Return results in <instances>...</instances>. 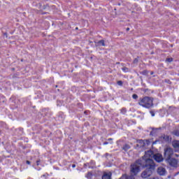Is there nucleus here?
Returning a JSON list of instances; mask_svg holds the SVG:
<instances>
[{"label":"nucleus","mask_w":179,"mask_h":179,"mask_svg":"<svg viewBox=\"0 0 179 179\" xmlns=\"http://www.w3.org/2000/svg\"><path fill=\"white\" fill-rule=\"evenodd\" d=\"M144 158V167H148L144 171L141 173L142 178H148V177H150L156 170V164L155 163V161L157 163H161V162L163 160V155L161 154L157 153L155 154V152L152 150H148L145 152V155L143 156Z\"/></svg>","instance_id":"nucleus-1"},{"label":"nucleus","mask_w":179,"mask_h":179,"mask_svg":"<svg viewBox=\"0 0 179 179\" xmlns=\"http://www.w3.org/2000/svg\"><path fill=\"white\" fill-rule=\"evenodd\" d=\"M155 99L152 96H143L141 97L138 99V104L143 108H148L150 110V108H153L155 107V103L153 101Z\"/></svg>","instance_id":"nucleus-2"},{"label":"nucleus","mask_w":179,"mask_h":179,"mask_svg":"<svg viewBox=\"0 0 179 179\" xmlns=\"http://www.w3.org/2000/svg\"><path fill=\"white\" fill-rule=\"evenodd\" d=\"M145 160V158L142 157L141 158L136 160L134 164L131 165V172L132 174L134 176H136L139 171H141V169H149V166H144L145 162H143Z\"/></svg>","instance_id":"nucleus-3"},{"label":"nucleus","mask_w":179,"mask_h":179,"mask_svg":"<svg viewBox=\"0 0 179 179\" xmlns=\"http://www.w3.org/2000/svg\"><path fill=\"white\" fill-rule=\"evenodd\" d=\"M174 155V150L170 147L164 148V159H170Z\"/></svg>","instance_id":"nucleus-4"},{"label":"nucleus","mask_w":179,"mask_h":179,"mask_svg":"<svg viewBox=\"0 0 179 179\" xmlns=\"http://www.w3.org/2000/svg\"><path fill=\"white\" fill-rule=\"evenodd\" d=\"M166 162L169 163V166H171L172 167H177V165L178 164V161L176 158L170 157L166 158Z\"/></svg>","instance_id":"nucleus-5"},{"label":"nucleus","mask_w":179,"mask_h":179,"mask_svg":"<svg viewBox=\"0 0 179 179\" xmlns=\"http://www.w3.org/2000/svg\"><path fill=\"white\" fill-rule=\"evenodd\" d=\"M136 143V148H139L141 149H145V148H146V143H145V140H137Z\"/></svg>","instance_id":"nucleus-6"},{"label":"nucleus","mask_w":179,"mask_h":179,"mask_svg":"<svg viewBox=\"0 0 179 179\" xmlns=\"http://www.w3.org/2000/svg\"><path fill=\"white\" fill-rule=\"evenodd\" d=\"M162 138L164 139V142H166V143H171V141L173 139L171 138V136L164 134L163 136H162Z\"/></svg>","instance_id":"nucleus-7"},{"label":"nucleus","mask_w":179,"mask_h":179,"mask_svg":"<svg viewBox=\"0 0 179 179\" xmlns=\"http://www.w3.org/2000/svg\"><path fill=\"white\" fill-rule=\"evenodd\" d=\"M95 47H106V41L103 39L99 41L98 42L94 41Z\"/></svg>","instance_id":"nucleus-8"},{"label":"nucleus","mask_w":179,"mask_h":179,"mask_svg":"<svg viewBox=\"0 0 179 179\" xmlns=\"http://www.w3.org/2000/svg\"><path fill=\"white\" fill-rule=\"evenodd\" d=\"M113 173L111 172H104L102 176V179H112Z\"/></svg>","instance_id":"nucleus-9"},{"label":"nucleus","mask_w":179,"mask_h":179,"mask_svg":"<svg viewBox=\"0 0 179 179\" xmlns=\"http://www.w3.org/2000/svg\"><path fill=\"white\" fill-rule=\"evenodd\" d=\"M157 171L159 176H164L166 174V169L164 167H159Z\"/></svg>","instance_id":"nucleus-10"},{"label":"nucleus","mask_w":179,"mask_h":179,"mask_svg":"<svg viewBox=\"0 0 179 179\" xmlns=\"http://www.w3.org/2000/svg\"><path fill=\"white\" fill-rule=\"evenodd\" d=\"M172 146L174 148V149H178L179 148V141L174 140L172 142Z\"/></svg>","instance_id":"nucleus-11"},{"label":"nucleus","mask_w":179,"mask_h":179,"mask_svg":"<svg viewBox=\"0 0 179 179\" xmlns=\"http://www.w3.org/2000/svg\"><path fill=\"white\" fill-rule=\"evenodd\" d=\"M38 5H39V9L41 10H44L45 9H47L48 8H50V5H48V4L44 5L43 6V5L41 3H39Z\"/></svg>","instance_id":"nucleus-12"},{"label":"nucleus","mask_w":179,"mask_h":179,"mask_svg":"<svg viewBox=\"0 0 179 179\" xmlns=\"http://www.w3.org/2000/svg\"><path fill=\"white\" fill-rule=\"evenodd\" d=\"M122 150H124V152H128V150H129V149H131V145H129V144H124L122 147Z\"/></svg>","instance_id":"nucleus-13"},{"label":"nucleus","mask_w":179,"mask_h":179,"mask_svg":"<svg viewBox=\"0 0 179 179\" xmlns=\"http://www.w3.org/2000/svg\"><path fill=\"white\" fill-rule=\"evenodd\" d=\"M148 73H149V71H148V70H144L143 71H140V74L143 75V76H148Z\"/></svg>","instance_id":"nucleus-14"},{"label":"nucleus","mask_w":179,"mask_h":179,"mask_svg":"<svg viewBox=\"0 0 179 179\" xmlns=\"http://www.w3.org/2000/svg\"><path fill=\"white\" fill-rule=\"evenodd\" d=\"M127 108H122V109H120V114L125 115L127 114Z\"/></svg>","instance_id":"nucleus-15"},{"label":"nucleus","mask_w":179,"mask_h":179,"mask_svg":"<svg viewBox=\"0 0 179 179\" xmlns=\"http://www.w3.org/2000/svg\"><path fill=\"white\" fill-rule=\"evenodd\" d=\"M86 177L88 179H92V178L93 177V173H92V172H88L86 175Z\"/></svg>","instance_id":"nucleus-16"},{"label":"nucleus","mask_w":179,"mask_h":179,"mask_svg":"<svg viewBox=\"0 0 179 179\" xmlns=\"http://www.w3.org/2000/svg\"><path fill=\"white\" fill-rule=\"evenodd\" d=\"M142 92L146 93V94H150V90L149 89H142Z\"/></svg>","instance_id":"nucleus-17"},{"label":"nucleus","mask_w":179,"mask_h":179,"mask_svg":"<svg viewBox=\"0 0 179 179\" xmlns=\"http://www.w3.org/2000/svg\"><path fill=\"white\" fill-rule=\"evenodd\" d=\"M122 71L124 73L129 72V69L126 66H123L122 68Z\"/></svg>","instance_id":"nucleus-18"},{"label":"nucleus","mask_w":179,"mask_h":179,"mask_svg":"<svg viewBox=\"0 0 179 179\" xmlns=\"http://www.w3.org/2000/svg\"><path fill=\"white\" fill-rule=\"evenodd\" d=\"M174 61V59L173 57H168L166 59V62H173Z\"/></svg>","instance_id":"nucleus-19"},{"label":"nucleus","mask_w":179,"mask_h":179,"mask_svg":"<svg viewBox=\"0 0 179 179\" xmlns=\"http://www.w3.org/2000/svg\"><path fill=\"white\" fill-rule=\"evenodd\" d=\"M18 131H19V135H23V134H24L23 128L20 127V128L18 129Z\"/></svg>","instance_id":"nucleus-20"},{"label":"nucleus","mask_w":179,"mask_h":179,"mask_svg":"<svg viewBox=\"0 0 179 179\" xmlns=\"http://www.w3.org/2000/svg\"><path fill=\"white\" fill-rule=\"evenodd\" d=\"M150 135H151L152 136L156 135V131H155V128H152V131L150 132Z\"/></svg>","instance_id":"nucleus-21"},{"label":"nucleus","mask_w":179,"mask_h":179,"mask_svg":"<svg viewBox=\"0 0 179 179\" xmlns=\"http://www.w3.org/2000/svg\"><path fill=\"white\" fill-rule=\"evenodd\" d=\"M138 94H134L133 95H132V99H134V100H138Z\"/></svg>","instance_id":"nucleus-22"},{"label":"nucleus","mask_w":179,"mask_h":179,"mask_svg":"<svg viewBox=\"0 0 179 179\" xmlns=\"http://www.w3.org/2000/svg\"><path fill=\"white\" fill-rule=\"evenodd\" d=\"M87 167H89V169H90V164H89V163L84 164L83 168L84 169H87Z\"/></svg>","instance_id":"nucleus-23"},{"label":"nucleus","mask_w":179,"mask_h":179,"mask_svg":"<svg viewBox=\"0 0 179 179\" xmlns=\"http://www.w3.org/2000/svg\"><path fill=\"white\" fill-rule=\"evenodd\" d=\"M117 84L118 85V86H122V85H124V83L122 80H119L117 82Z\"/></svg>","instance_id":"nucleus-24"},{"label":"nucleus","mask_w":179,"mask_h":179,"mask_svg":"<svg viewBox=\"0 0 179 179\" xmlns=\"http://www.w3.org/2000/svg\"><path fill=\"white\" fill-rule=\"evenodd\" d=\"M145 146H149V145H150V141L145 140Z\"/></svg>","instance_id":"nucleus-25"},{"label":"nucleus","mask_w":179,"mask_h":179,"mask_svg":"<svg viewBox=\"0 0 179 179\" xmlns=\"http://www.w3.org/2000/svg\"><path fill=\"white\" fill-rule=\"evenodd\" d=\"M150 113L151 114L152 117H155V112L153 110H150Z\"/></svg>","instance_id":"nucleus-26"},{"label":"nucleus","mask_w":179,"mask_h":179,"mask_svg":"<svg viewBox=\"0 0 179 179\" xmlns=\"http://www.w3.org/2000/svg\"><path fill=\"white\" fill-rule=\"evenodd\" d=\"M164 80H165V83H168V85H171V81L170 80H169V79H165Z\"/></svg>","instance_id":"nucleus-27"},{"label":"nucleus","mask_w":179,"mask_h":179,"mask_svg":"<svg viewBox=\"0 0 179 179\" xmlns=\"http://www.w3.org/2000/svg\"><path fill=\"white\" fill-rule=\"evenodd\" d=\"M138 61H139V59H138V58H135L134 59V64H138Z\"/></svg>","instance_id":"nucleus-28"},{"label":"nucleus","mask_w":179,"mask_h":179,"mask_svg":"<svg viewBox=\"0 0 179 179\" xmlns=\"http://www.w3.org/2000/svg\"><path fill=\"white\" fill-rule=\"evenodd\" d=\"M40 163H41V159H38L36 161V166H40Z\"/></svg>","instance_id":"nucleus-29"},{"label":"nucleus","mask_w":179,"mask_h":179,"mask_svg":"<svg viewBox=\"0 0 179 179\" xmlns=\"http://www.w3.org/2000/svg\"><path fill=\"white\" fill-rule=\"evenodd\" d=\"M127 179H135V178L133 176H127Z\"/></svg>","instance_id":"nucleus-30"},{"label":"nucleus","mask_w":179,"mask_h":179,"mask_svg":"<svg viewBox=\"0 0 179 179\" xmlns=\"http://www.w3.org/2000/svg\"><path fill=\"white\" fill-rule=\"evenodd\" d=\"M84 114H85V115H89V110H85V111L84 112Z\"/></svg>","instance_id":"nucleus-31"},{"label":"nucleus","mask_w":179,"mask_h":179,"mask_svg":"<svg viewBox=\"0 0 179 179\" xmlns=\"http://www.w3.org/2000/svg\"><path fill=\"white\" fill-rule=\"evenodd\" d=\"M17 78V76L15 74H14L12 77V79H16Z\"/></svg>","instance_id":"nucleus-32"},{"label":"nucleus","mask_w":179,"mask_h":179,"mask_svg":"<svg viewBox=\"0 0 179 179\" xmlns=\"http://www.w3.org/2000/svg\"><path fill=\"white\" fill-rule=\"evenodd\" d=\"M108 143H108V141H105V142L103 143V145H108Z\"/></svg>","instance_id":"nucleus-33"},{"label":"nucleus","mask_w":179,"mask_h":179,"mask_svg":"<svg viewBox=\"0 0 179 179\" xmlns=\"http://www.w3.org/2000/svg\"><path fill=\"white\" fill-rule=\"evenodd\" d=\"M26 163H27V164H31V162L30 161H29V160H27Z\"/></svg>","instance_id":"nucleus-34"},{"label":"nucleus","mask_w":179,"mask_h":179,"mask_svg":"<svg viewBox=\"0 0 179 179\" xmlns=\"http://www.w3.org/2000/svg\"><path fill=\"white\" fill-rule=\"evenodd\" d=\"M48 176V173L43 174L41 177H47Z\"/></svg>","instance_id":"nucleus-35"},{"label":"nucleus","mask_w":179,"mask_h":179,"mask_svg":"<svg viewBox=\"0 0 179 179\" xmlns=\"http://www.w3.org/2000/svg\"><path fill=\"white\" fill-rule=\"evenodd\" d=\"M71 167H72L73 169H75V167H76V164H72Z\"/></svg>","instance_id":"nucleus-36"},{"label":"nucleus","mask_w":179,"mask_h":179,"mask_svg":"<svg viewBox=\"0 0 179 179\" xmlns=\"http://www.w3.org/2000/svg\"><path fill=\"white\" fill-rule=\"evenodd\" d=\"M175 135H176L177 136H178V131H176V132L175 133Z\"/></svg>","instance_id":"nucleus-37"},{"label":"nucleus","mask_w":179,"mask_h":179,"mask_svg":"<svg viewBox=\"0 0 179 179\" xmlns=\"http://www.w3.org/2000/svg\"><path fill=\"white\" fill-rule=\"evenodd\" d=\"M126 31H129V27H127V28L126 29Z\"/></svg>","instance_id":"nucleus-38"},{"label":"nucleus","mask_w":179,"mask_h":179,"mask_svg":"<svg viewBox=\"0 0 179 179\" xmlns=\"http://www.w3.org/2000/svg\"><path fill=\"white\" fill-rule=\"evenodd\" d=\"M154 73H155V72H153V71L150 72V75H153Z\"/></svg>","instance_id":"nucleus-39"},{"label":"nucleus","mask_w":179,"mask_h":179,"mask_svg":"<svg viewBox=\"0 0 179 179\" xmlns=\"http://www.w3.org/2000/svg\"><path fill=\"white\" fill-rule=\"evenodd\" d=\"M108 141H113V138H108Z\"/></svg>","instance_id":"nucleus-40"},{"label":"nucleus","mask_w":179,"mask_h":179,"mask_svg":"<svg viewBox=\"0 0 179 179\" xmlns=\"http://www.w3.org/2000/svg\"><path fill=\"white\" fill-rule=\"evenodd\" d=\"M156 142H157V141H155L152 143V145H155V143H156Z\"/></svg>","instance_id":"nucleus-41"},{"label":"nucleus","mask_w":179,"mask_h":179,"mask_svg":"<svg viewBox=\"0 0 179 179\" xmlns=\"http://www.w3.org/2000/svg\"><path fill=\"white\" fill-rule=\"evenodd\" d=\"M131 92H134V88L130 89Z\"/></svg>","instance_id":"nucleus-42"},{"label":"nucleus","mask_w":179,"mask_h":179,"mask_svg":"<svg viewBox=\"0 0 179 179\" xmlns=\"http://www.w3.org/2000/svg\"><path fill=\"white\" fill-rule=\"evenodd\" d=\"M47 14V13H42V15H45Z\"/></svg>","instance_id":"nucleus-43"},{"label":"nucleus","mask_w":179,"mask_h":179,"mask_svg":"<svg viewBox=\"0 0 179 179\" xmlns=\"http://www.w3.org/2000/svg\"><path fill=\"white\" fill-rule=\"evenodd\" d=\"M116 64H117V65H119L120 62H117Z\"/></svg>","instance_id":"nucleus-44"},{"label":"nucleus","mask_w":179,"mask_h":179,"mask_svg":"<svg viewBox=\"0 0 179 179\" xmlns=\"http://www.w3.org/2000/svg\"><path fill=\"white\" fill-rule=\"evenodd\" d=\"M121 65H122V66H124V63H122Z\"/></svg>","instance_id":"nucleus-45"},{"label":"nucleus","mask_w":179,"mask_h":179,"mask_svg":"<svg viewBox=\"0 0 179 179\" xmlns=\"http://www.w3.org/2000/svg\"><path fill=\"white\" fill-rule=\"evenodd\" d=\"M78 29H79V28L76 27V30H78Z\"/></svg>","instance_id":"nucleus-46"},{"label":"nucleus","mask_w":179,"mask_h":179,"mask_svg":"<svg viewBox=\"0 0 179 179\" xmlns=\"http://www.w3.org/2000/svg\"><path fill=\"white\" fill-rule=\"evenodd\" d=\"M153 78H156V76H153Z\"/></svg>","instance_id":"nucleus-47"},{"label":"nucleus","mask_w":179,"mask_h":179,"mask_svg":"<svg viewBox=\"0 0 179 179\" xmlns=\"http://www.w3.org/2000/svg\"><path fill=\"white\" fill-rule=\"evenodd\" d=\"M171 47H173V45H171Z\"/></svg>","instance_id":"nucleus-48"},{"label":"nucleus","mask_w":179,"mask_h":179,"mask_svg":"<svg viewBox=\"0 0 179 179\" xmlns=\"http://www.w3.org/2000/svg\"><path fill=\"white\" fill-rule=\"evenodd\" d=\"M56 87H58V85H56Z\"/></svg>","instance_id":"nucleus-49"},{"label":"nucleus","mask_w":179,"mask_h":179,"mask_svg":"<svg viewBox=\"0 0 179 179\" xmlns=\"http://www.w3.org/2000/svg\"><path fill=\"white\" fill-rule=\"evenodd\" d=\"M110 144H112V143H113V142H110Z\"/></svg>","instance_id":"nucleus-50"},{"label":"nucleus","mask_w":179,"mask_h":179,"mask_svg":"<svg viewBox=\"0 0 179 179\" xmlns=\"http://www.w3.org/2000/svg\"><path fill=\"white\" fill-rule=\"evenodd\" d=\"M63 179H65V178H63Z\"/></svg>","instance_id":"nucleus-51"}]
</instances>
